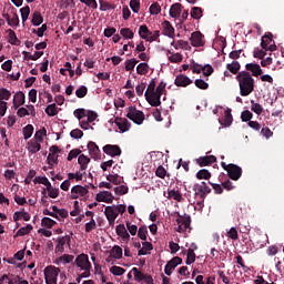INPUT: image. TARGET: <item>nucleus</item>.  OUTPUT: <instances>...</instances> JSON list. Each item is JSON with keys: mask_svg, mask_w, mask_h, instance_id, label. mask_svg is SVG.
<instances>
[{"mask_svg": "<svg viewBox=\"0 0 284 284\" xmlns=\"http://www.w3.org/2000/svg\"><path fill=\"white\" fill-rule=\"evenodd\" d=\"M42 227H47L48 230H52L54 225H57V221L50 219V217H43L41 221Z\"/></svg>", "mask_w": 284, "mask_h": 284, "instance_id": "nucleus-41", "label": "nucleus"}, {"mask_svg": "<svg viewBox=\"0 0 284 284\" xmlns=\"http://www.w3.org/2000/svg\"><path fill=\"white\" fill-rule=\"evenodd\" d=\"M110 272L113 274V276H123V274H125V268L121 266H112Z\"/></svg>", "mask_w": 284, "mask_h": 284, "instance_id": "nucleus-54", "label": "nucleus"}, {"mask_svg": "<svg viewBox=\"0 0 284 284\" xmlns=\"http://www.w3.org/2000/svg\"><path fill=\"white\" fill-rule=\"evenodd\" d=\"M261 48L263 50H268L270 52H274L276 50V42H274V34H272V32H266L262 37Z\"/></svg>", "mask_w": 284, "mask_h": 284, "instance_id": "nucleus-6", "label": "nucleus"}, {"mask_svg": "<svg viewBox=\"0 0 284 284\" xmlns=\"http://www.w3.org/2000/svg\"><path fill=\"white\" fill-rule=\"evenodd\" d=\"M171 63H181L183 61V55L181 53H174L169 57Z\"/></svg>", "mask_w": 284, "mask_h": 284, "instance_id": "nucleus-63", "label": "nucleus"}, {"mask_svg": "<svg viewBox=\"0 0 284 284\" xmlns=\"http://www.w3.org/2000/svg\"><path fill=\"white\" fill-rule=\"evenodd\" d=\"M182 8L181 3H173L169 11L170 17H172V19H179L181 17Z\"/></svg>", "mask_w": 284, "mask_h": 284, "instance_id": "nucleus-23", "label": "nucleus"}, {"mask_svg": "<svg viewBox=\"0 0 284 284\" xmlns=\"http://www.w3.org/2000/svg\"><path fill=\"white\" fill-rule=\"evenodd\" d=\"M34 227L31 226V224H28L27 226H22L14 235V239L17 236H26L27 234H30V231L33 230Z\"/></svg>", "mask_w": 284, "mask_h": 284, "instance_id": "nucleus-44", "label": "nucleus"}, {"mask_svg": "<svg viewBox=\"0 0 284 284\" xmlns=\"http://www.w3.org/2000/svg\"><path fill=\"white\" fill-rule=\"evenodd\" d=\"M194 84L199 88V90H207V88H210V84L203 79H196Z\"/></svg>", "mask_w": 284, "mask_h": 284, "instance_id": "nucleus-61", "label": "nucleus"}, {"mask_svg": "<svg viewBox=\"0 0 284 284\" xmlns=\"http://www.w3.org/2000/svg\"><path fill=\"white\" fill-rule=\"evenodd\" d=\"M65 243H70L69 235L62 236L58 239V244L55 246L57 254H63L65 252Z\"/></svg>", "mask_w": 284, "mask_h": 284, "instance_id": "nucleus-19", "label": "nucleus"}, {"mask_svg": "<svg viewBox=\"0 0 284 284\" xmlns=\"http://www.w3.org/2000/svg\"><path fill=\"white\" fill-rule=\"evenodd\" d=\"M27 150L31 153V154H37V152H39L41 150V142L37 141V140H30L27 143Z\"/></svg>", "mask_w": 284, "mask_h": 284, "instance_id": "nucleus-25", "label": "nucleus"}, {"mask_svg": "<svg viewBox=\"0 0 284 284\" xmlns=\"http://www.w3.org/2000/svg\"><path fill=\"white\" fill-rule=\"evenodd\" d=\"M12 93L8 91V89L2 88L0 89V101H10Z\"/></svg>", "mask_w": 284, "mask_h": 284, "instance_id": "nucleus-52", "label": "nucleus"}, {"mask_svg": "<svg viewBox=\"0 0 284 284\" xmlns=\"http://www.w3.org/2000/svg\"><path fill=\"white\" fill-rule=\"evenodd\" d=\"M178 219H176V223H178V229L176 232H179L180 234H183V232H187V230H192V227L190 225H192V217L187 214L185 215H181L178 213Z\"/></svg>", "mask_w": 284, "mask_h": 284, "instance_id": "nucleus-4", "label": "nucleus"}, {"mask_svg": "<svg viewBox=\"0 0 284 284\" xmlns=\"http://www.w3.org/2000/svg\"><path fill=\"white\" fill-rule=\"evenodd\" d=\"M195 250H199V246H194V248H189L186 254V265H192L194 261H196V253H194Z\"/></svg>", "mask_w": 284, "mask_h": 284, "instance_id": "nucleus-31", "label": "nucleus"}, {"mask_svg": "<svg viewBox=\"0 0 284 284\" xmlns=\"http://www.w3.org/2000/svg\"><path fill=\"white\" fill-rule=\"evenodd\" d=\"M104 154L109 156H121V148L114 144H106L103 146Z\"/></svg>", "mask_w": 284, "mask_h": 284, "instance_id": "nucleus-14", "label": "nucleus"}, {"mask_svg": "<svg viewBox=\"0 0 284 284\" xmlns=\"http://www.w3.org/2000/svg\"><path fill=\"white\" fill-rule=\"evenodd\" d=\"M254 116V114H252V112L250 110H245L242 112L241 114V120L243 121V123H250V121H252V118Z\"/></svg>", "mask_w": 284, "mask_h": 284, "instance_id": "nucleus-59", "label": "nucleus"}, {"mask_svg": "<svg viewBox=\"0 0 284 284\" xmlns=\"http://www.w3.org/2000/svg\"><path fill=\"white\" fill-rule=\"evenodd\" d=\"M48 165L52 170L53 165H59V155L49 154L47 158Z\"/></svg>", "mask_w": 284, "mask_h": 284, "instance_id": "nucleus-46", "label": "nucleus"}, {"mask_svg": "<svg viewBox=\"0 0 284 284\" xmlns=\"http://www.w3.org/2000/svg\"><path fill=\"white\" fill-rule=\"evenodd\" d=\"M75 97H78V99H84V97H88V87L81 85L77 89Z\"/></svg>", "mask_w": 284, "mask_h": 284, "instance_id": "nucleus-51", "label": "nucleus"}, {"mask_svg": "<svg viewBox=\"0 0 284 284\" xmlns=\"http://www.w3.org/2000/svg\"><path fill=\"white\" fill-rule=\"evenodd\" d=\"M126 111V119H130V121H133L136 125H143L145 121V113H143V111H139L136 106H129Z\"/></svg>", "mask_w": 284, "mask_h": 284, "instance_id": "nucleus-3", "label": "nucleus"}, {"mask_svg": "<svg viewBox=\"0 0 284 284\" xmlns=\"http://www.w3.org/2000/svg\"><path fill=\"white\" fill-rule=\"evenodd\" d=\"M89 154L92 159H99L101 156V150L93 141H90L87 145Z\"/></svg>", "mask_w": 284, "mask_h": 284, "instance_id": "nucleus-21", "label": "nucleus"}, {"mask_svg": "<svg viewBox=\"0 0 284 284\" xmlns=\"http://www.w3.org/2000/svg\"><path fill=\"white\" fill-rule=\"evenodd\" d=\"M8 41L11 45H21V40L17 37V33L12 29H8Z\"/></svg>", "mask_w": 284, "mask_h": 284, "instance_id": "nucleus-30", "label": "nucleus"}, {"mask_svg": "<svg viewBox=\"0 0 284 284\" xmlns=\"http://www.w3.org/2000/svg\"><path fill=\"white\" fill-rule=\"evenodd\" d=\"M115 232L118 236H121L123 241H130V233H128V229H125V225L119 224L115 229Z\"/></svg>", "mask_w": 284, "mask_h": 284, "instance_id": "nucleus-28", "label": "nucleus"}, {"mask_svg": "<svg viewBox=\"0 0 284 284\" xmlns=\"http://www.w3.org/2000/svg\"><path fill=\"white\" fill-rule=\"evenodd\" d=\"M226 70H229L231 74H239L241 70V63L239 61H233L232 63H227Z\"/></svg>", "mask_w": 284, "mask_h": 284, "instance_id": "nucleus-32", "label": "nucleus"}, {"mask_svg": "<svg viewBox=\"0 0 284 284\" xmlns=\"http://www.w3.org/2000/svg\"><path fill=\"white\" fill-rule=\"evenodd\" d=\"M79 155H81V149H73L69 152L67 160L72 161V159H77Z\"/></svg>", "mask_w": 284, "mask_h": 284, "instance_id": "nucleus-64", "label": "nucleus"}, {"mask_svg": "<svg viewBox=\"0 0 284 284\" xmlns=\"http://www.w3.org/2000/svg\"><path fill=\"white\" fill-rule=\"evenodd\" d=\"M123 257V248H121V246L115 245L112 247V250L110 251V256L106 258V261H110V258H122Z\"/></svg>", "mask_w": 284, "mask_h": 284, "instance_id": "nucleus-27", "label": "nucleus"}, {"mask_svg": "<svg viewBox=\"0 0 284 284\" xmlns=\"http://www.w3.org/2000/svg\"><path fill=\"white\" fill-rule=\"evenodd\" d=\"M95 200L99 203H112V201H114V196L109 191H103L95 195Z\"/></svg>", "mask_w": 284, "mask_h": 284, "instance_id": "nucleus-16", "label": "nucleus"}, {"mask_svg": "<svg viewBox=\"0 0 284 284\" xmlns=\"http://www.w3.org/2000/svg\"><path fill=\"white\" fill-rule=\"evenodd\" d=\"M123 178L119 176V174H109L106 175V181H109V183H113V185H121V183Z\"/></svg>", "mask_w": 284, "mask_h": 284, "instance_id": "nucleus-42", "label": "nucleus"}, {"mask_svg": "<svg viewBox=\"0 0 284 284\" xmlns=\"http://www.w3.org/2000/svg\"><path fill=\"white\" fill-rule=\"evenodd\" d=\"M61 268L55 266H47L44 268V281L47 284H57V280L59 278V273Z\"/></svg>", "mask_w": 284, "mask_h": 284, "instance_id": "nucleus-5", "label": "nucleus"}, {"mask_svg": "<svg viewBox=\"0 0 284 284\" xmlns=\"http://www.w3.org/2000/svg\"><path fill=\"white\" fill-rule=\"evenodd\" d=\"M24 141H28L34 133V126L32 124H28L22 129Z\"/></svg>", "mask_w": 284, "mask_h": 284, "instance_id": "nucleus-37", "label": "nucleus"}, {"mask_svg": "<svg viewBox=\"0 0 284 284\" xmlns=\"http://www.w3.org/2000/svg\"><path fill=\"white\" fill-rule=\"evenodd\" d=\"M235 79L239 83L241 97H250L254 92L255 82L250 72L241 71L236 74Z\"/></svg>", "mask_w": 284, "mask_h": 284, "instance_id": "nucleus-1", "label": "nucleus"}, {"mask_svg": "<svg viewBox=\"0 0 284 284\" xmlns=\"http://www.w3.org/2000/svg\"><path fill=\"white\" fill-rule=\"evenodd\" d=\"M130 8L132 12H134L135 14H139V11L141 10V0H131Z\"/></svg>", "mask_w": 284, "mask_h": 284, "instance_id": "nucleus-48", "label": "nucleus"}, {"mask_svg": "<svg viewBox=\"0 0 284 284\" xmlns=\"http://www.w3.org/2000/svg\"><path fill=\"white\" fill-rule=\"evenodd\" d=\"M246 72H251V77H261L263 74V69L258 63H246L245 64Z\"/></svg>", "mask_w": 284, "mask_h": 284, "instance_id": "nucleus-15", "label": "nucleus"}, {"mask_svg": "<svg viewBox=\"0 0 284 284\" xmlns=\"http://www.w3.org/2000/svg\"><path fill=\"white\" fill-rule=\"evenodd\" d=\"M190 41L193 48H202V45H205V42L203 41V33H201V31L193 32Z\"/></svg>", "mask_w": 284, "mask_h": 284, "instance_id": "nucleus-11", "label": "nucleus"}, {"mask_svg": "<svg viewBox=\"0 0 284 284\" xmlns=\"http://www.w3.org/2000/svg\"><path fill=\"white\" fill-rule=\"evenodd\" d=\"M9 26L11 28H17L19 26V14H17V9H12V17L10 18Z\"/></svg>", "mask_w": 284, "mask_h": 284, "instance_id": "nucleus-45", "label": "nucleus"}, {"mask_svg": "<svg viewBox=\"0 0 284 284\" xmlns=\"http://www.w3.org/2000/svg\"><path fill=\"white\" fill-rule=\"evenodd\" d=\"M73 115L78 121H81V119L88 116V111L85 109H77L73 111Z\"/></svg>", "mask_w": 284, "mask_h": 284, "instance_id": "nucleus-53", "label": "nucleus"}, {"mask_svg": "<svg viewBox=\"0 0 284 284\" xmlns=\"http://www.w3.org/2000/svg\"><path fill=\"white\" fill-rule=\"evenodd\" d=\"M120 34L124 38V39H134V31H132L130 28H122L120 30Z\"/></svg>", "mask_w": 284, "mask_h": 284, "instance_id": "nucleus-47", "label": "nucleus"}, {"mask_svg": "<svg viewBox=\"0 0 284 284\" xmlns=\"http://www.w3.org/2000/svg\"><path fill=\"white\" fill-rule=\"evenodd\" d=\"M132 272H133L134 278H135V281H138V283H141V281H144L145 274L142 273L141 271H139V268L133 267Z\"/></svg>", "mask_w": 284, "mask_h": 284, "instance_id": "nucleus-55", "label": "nucleus"}, {"mask_svg": "<svg viewBox=\"0 0 284 284\" xmlns=\"http://www.w3.org/2000/svg\"><path fill=\"white\" fill-rule=\"evenodd\" d=\"M251 110L255 114H263V106L260 103H255L254 100L251 101Z\"/></svg>", "mask_w": 284, "mask_h": 284, "instance_id": "nucleus-57", "label": "nucleus"}, {"mask_svg": "<svg viewBox=\"0 0 284 284\" xmlns=\"http://www.w3.org/2000/svg\"><path fill=\"white\" fill-rule=\"evenodd\" d=\"M26 103V94L23 92H17L13 97V108L14 110H19L21 105Z\"/></svg>", "mask_w": 284, "mask_h": 284, "instance_id": "nucleus-22", "label": "nucleus"}, {"mask_svg": "<svg viewBox=\"0 0 284 284\" xmlns=\"http://www.w3.org/2000/svg\"><path fill=\"white\" fill-rule=\"evenodd\" d=\"M74 264L77 267H80V270H92V263H90V257H88V254H80L75 257Z\"/></svg>", "mask_w": 284, "mask_h": 284, "instance_id": "nucleus-7", "label": "nucleus"}, {"mask_svg": "<svg viewBox=\"0 0 284 284\" xmlns=\"http://www.w3.org/2000/svg\"><path fill=\"white\" fill-rule=\"evenodd\" d=\"M129 189L126 185H120L118 187H114V193L118 194V196H123V194H128Z\"/></svg>", "mask_w": 284, "mask_h": 284, "instance_id": "nucleus-62", "label": "nucleus"}, {"mask_svg": "<svg viewBox=\"0 0 284 284\" xmlns=\"http://www.w3.org/2000/svg\"><path fill=\"white\" fill-rule=\"evenodd\" d=\"M144 97L152 108H159L161 105V97L163 95L158 93V91H153L152 93L145 91Z\"/></svg>", "mask_w": 284, "mask_h": 284, "instance_id": "nucleus-8", "label": "nucleus"}, {"mask_svg": "<svg viewBox=\"0 0 284 284\" xmlns=\"http://www.w3.org/2000/svg\"><path fill=\"white\" fill-rule=\"evenodd\" d=\"M43 136H48V131L45 128H42L36 132L34 141H38V143H43Z\"/></svg>", "mask_w": 284, "mask_h": 284, "instance_id": "nucleus-40", "label": "nucleus"}, {"mask_svg": "<svg viewBox=\"0 0 284 284\" xmlns=\"http://www.w3.org/2000/svg\"><path fill=\"white\" fill-rule=\"evenodd\" d=\"M168 199H173V201L181 203L183 201V195L176 190H170L168 191Z\"/></svg>", "mask_w": 284, "mask_h": 284, "instance_id": "nucleus-34", "label": "nucleus"}, {"mask_svg": "<svg viewBox=\"0 0 284 284\" xmlns=\"http://www.w3.org/2000/svg\"><path fill=\"white\" fill-rule=\"evenodd\" d=\"M171 45H173V48H175V50H187V48L190 47V44L187 43V41L184 40H179L178 43H174V41L171 43Z\"/></svg>", "mask_w": 284, "mask_h": 284, "instance_id": "nucleus-49", "label": "nucleus"}, {"mask_svg": "<svg viewBox=\"0 0 284 284\" xmlns=\"http://www.w3.org/2000/svg\"><path fill=\"white\" fill-rule=\"evenodd\" d=\"M44 112L45 114H48V116H57V114H59V109L57 108V103L49 104L45 108Z\"/></svg>", "mask_w": 284, "mask_h": 284, "instance_id": "nucleus-36", "label": "nucleus"}, {"mask_svg": "<svg viewBox=\"0 0 284 284\" xmlns=\"http://www.w3.org/2000/svg\"><path fill=\"white\" fill-rule=\"evenodd\" d=\"M90 158L85 154H80L78 158V163L80 165L81 172H85L88 170V165H90Z\"/></svg>", "mask_w": 284, "mask_h": 284, "instance_id": "nucleus-26", "label": "nucleus"}, {"mask_svg": "<svg viewBox=\"0 0 284 284\" xmlns=\"http://www.w3.org/2000/svg\"><path fill=\"white\" fill-rule=\"evenodd\" d=\"M138 236L141 241H148V226H140Z\"/></svg>", "mask_w": 284, "mask_h": 284, "instance_id": "nucleus-58", "label": "nucleus"}, {"mask_svg": "<svg viewBox=\"0 0 284 284\" xmlns=\"http://www.w3.org/2000/svg\"><path fill=\"white\" fill-rule=\"evenodd\" d=\"M31 23L32 26H41V23H43V16H41V12H33Z\"/></svg>", "mask_w": 284, "mask_h": 284, "instance_id": "nucleus-38", "label": "nucleus"}, {"mask_svg": "<svg viewBox=\"0 0 284 284\" xmlns=\"http://www.w3.org/2000/svg\"><path fill=\"white\" fill-rule=\"evenodd\" d=\"M161 13V4L154 2L150 6V14L156 16Z\"/></svg>", "mask_w": 284, "mask_h": 284, "instance_id": "nucleus-60", "label": "nucleus"}, {"mask_svg": "<svg viewBox=\"0 0 284 284\" xmlns=\"http://www.w3.org/2000/svg\"><path fill=\"white\" fill-rule=\"evenodd\" d=\"M234 121V118L232 116V110L227 109L224 111V123L225 128H230L232 125V122Z\"/></svg>", "mask_w": 284, "mask_h": 284, "instance_id": "nucleus-35", "label": "nucleus"}, {"mask_svg": "<svg viewBox=\"0 0 284 284\" xmlns=\"http://www.w3.org/2000/svg\"><path fill=\"white\" fill-rule=\"evenodd\" d=\"M150 36H152V31L148 28V24H142L139 28V37L140 39H144V41H149Z\"/></svg>", "mask_w": 284, "mask_h": 284, "instance_id": "nucleus-29", "label": "nucleus"}, {"mask_svg": "<svg viewBox=\"0 0 284 284\" xmlns=\"http://www.w3.org/2000/svg\"><path fill=\"white\" fill-rule=\"evenodd\" d=\"M104 215L106 220L109 221V225H114V222L118 219V213H116V206H106L104 209Z\"/></svg>", "mask_w": 284, "mask_h": 284, "instance_id": "nucleus-10", "label": "nucleus"}, {"mask_svg": "<svg viewBox=\"0 0 284 284\" xmlns=\"http://www.w3.org/2000/svg\"><path fill=\"white\" fill-rule=\"evenodd\" d=\"M197 165L200 168H206V165H212V163H216V158L214 155H205L201 156L196 160Z\"/></svg>", "mask_w": 284, "mask_h": 284, "instance_id": "nucleus-18", "label": "nucleus"}, {"mask_svg": "<svg viewBox=\"0 0 284 284\" xmlns=\"http://www.w3.org/2000/svg\"><path fill=\"white\" fill-rule=\"evenodd\" d=\"M114 123L122 132H128L132 128V123L125 118H115Z\"/></svg>", "mask_w": 284, "mask_h": 284, "instance_id": "nucleus-13", "label": "nucleus"}, {"mask_svg": "<svg viewBox=\"0 0 284 284\" xmlns=\"http://www.w3.org/2000/svg\"><path fill=\"white\" fill-rule=\"evenodd\" d=\"M88 194V190L85 186L75 185L71 189V199H79V196H85Z\"/></svg>", "mask_w": 284, "mask_h": 284, "instance_id": "nucleus-20", "label": "nucleus"}, {"mask_svg": "<svg viewBox=\"0 0 284 284\" xmlns=\"http://www.w3.org/2000/svg\"><path fill=\"white\" fill-rule=\"evenodd\" d=\"M162 27L164 37H170V39H174V27H172V23L165 20L162 23Z\"/></svg>", "mask_w": 284, "mask_h": 284, "instance_id": "nucleus-24", "label": "nucleus"}, {"mask_svg": "<svg viewBox=\"0 0 284 284\" xmlns=\"http://www.w3.org/2000/svg\"><path fill=\"white\" fill-rule=\"evenodd\" d=\"M191 17L192 19H201V17H203V9L200 7H193L191 10Z\"/></svg>", "mask_w": 284, "mask_h": 284, "instance_id": "nucleus-50", "label": "nucleus"}, {"mask_svg": "<svg viewBox=\"0 0 284 284\" xmlns=\"http://www.w3.org/2000/svg\"><path fill=\"white\" fill-rule=\"evenodd\" d=\"M34 185L37 184H41V185H45V190H50V186L52 185V183H50V180H48V178L45 176H37L33 180Z\"/></svg>", "mask_w": 284, "mask_h": 284, "instance_id": "nucleus-33", "label": "nucleus"}, {"mask_svg": "<svg viewBox=\"0 0 284 284\" xmlns=\"http://www.w3.org/2000/svg\"><path fill=\"white\" fill-rule=\"evenodd\" d=\"M193 192L195 193V196H200V199H201V201L196 202V205H199V207H203L205 196H207V194H210V192H212V189H210V186H207V183L201 182V183L193 185Z\"/></svg>", "mask_w": 284, "mask_h": 284, "instance_id": "nucleus-2", "label": "nucleus"}, {"mask_svg": "<svg viewBox=\"0 0 284 284\" xmlns=\"http://www.w3.org/2000/svg\"><path fill=\"white\" fill-rule=\"evenodd\" d=\"M196 179H199V181H202V179L209 181V179H212V173H210L206 169H202L196 173Z\"/></svg>", "mask_w": 284, "mask_h": 284, "instance_id": "nucleus-39", "label": "nucleus"}, {"mask_svg": "<svg viewBox=\"0 0 284 284\" xmlns=\"http://www.w3.org/2000/svg\"><path fill=\"white\" fill-rule=\"evenodd\" d=\"M227 176L231 181H239L243 176V169L236 164H229Z\"/></svg>", "mask_w": 284, "mask_h": 284, "instance_id": "nucleus-9", "label": "nucleus"}, {"mask_svg": "<svg viewBox=\"0 0 284 284\" xmlns=\"http://www.w3.org/2000/svg\"><path fill=\"white\" fill-rule=\"evenodd\" d=\"M174 85L176 88H187V85H192V79L185 74H179L174 80Z\"/></svg>", "mask_w": 284, "mask_h": 284, "instance_id": "nucleus-12", "label": "nucleus"}, {"mask_svg": "<svg viewBox=\"0 0 284 284\" xmlns=\"http://www.w3.org/2000/svg\"><path fill=\"white\" fill-rule=\"evenodd\" d=\"M136 63H139V60L131 59L125 61V70L126 72H131V70H134L136 68Z\"/></svg>", "mask_w": 284, "mask_h": 284, "instance_id": "nucleus-56", "label": "nucleus"}, {"mask_svg": "<svg viewBox=\"0 0 284 284\" xmlns=\"http://www.w3.org/2000/svg\"><path fill=\"white\" fill-rule=\"evenodd\" d=\"M267 244V235L264 234H256L253 237V245L257 247V250H262Z\"/></svg>", "mask_w": 284, "mask_h": 284, "instance_id": "nucleus-17", "label": "nucleus"}, {"mask_svg": "<svg viewBox=\"0 0 284 284\" xmlns=\"http://www.w3.org/2000/svg\"><path fill=\"white\" fill-rule=\"evenodd\" d=\"M136 72L141 75L148 74L150 72V64L142 62L136 67Z\"/></svg>", "mask_w": 284, "mask_h": 284, "instance_id": "nucleus-43", "label": "nucleus"}]
</instances>
